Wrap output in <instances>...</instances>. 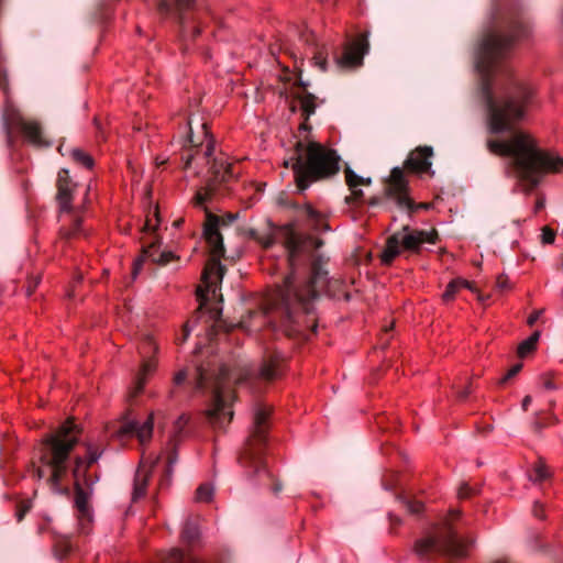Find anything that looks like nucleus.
<instances>
[{"mask_svg": "<svg viewBox=\"0 0 563 563\" xmlns=\"http://www.w3.org/2000/svg\"><path fill=\"white\" fill-rule=\"evenodd\" d=\"M79 439L77 426L65 421L55 433L49 434L38 445V461L32 462V475L44 479L53 493L67 495L70 485L75 486V508L78 531L89 534L92 530L93 516L89 504L92 485L96 477L88 475V470L95 464L100 452L97 448L88 446L84 457H76L70 471L69 455Z\"/></svg>", "mask_w": 563, "mask_h": 563, "instance_id": "nucleus-2", "label": "nucleus"}, {"mask_svg": "<svg viewBox=\"0 0 563 563\" xmlns=\"http://www.w3.org/2000/svg\"><path fill=\"white\" fill-rule=\"evenodd\" d=\"M539 336H540V333L538 331H536L527 340L522 341L519 344L518 350H517L518 355L520 357H525L529 353H531L536 349V346H537V343L539 341Z\"/></svg>", "mask_w": 563, "mask_h": 563, "instance_id": "nucleus-29", "label": "nucleus"}, {"mask_svg": "<svg viewBox=\"0 0 563 563\" xmlns=\"http://www.w3.org/2000/svg\"><path fill=\"white\" fill-rule=\"evenodd\" d=\"M0 89L4 93V104L2 109V125L7 135L9 147H13L14 137L22 139L23 142L35 147H48L51 141L45 134L40 121L26 118L13 103L9 95V79L4 71L0 73Z\"/></svg>", "mask_w": 563, "mask_h": 563, "instance_id": "nucleus-10", "label": "nucleus"}, {"mask_svg": "<svg viewBox=\"0 0 563 563\" xmlns=\"http://www.w3.org/2000/svg\"><path fill=\"white\" fill-rule=\"evenodd\" d=\"M27 511V508H23L21 510L18 511L16 514V517H18V521H21L24 517V514Z\"/></svg>", "mask_w": 563, "mask_h": 563, "instance_id": "nucleus-50", "label": "nucleus"}, {"mask_svg": "<svg viewBox=\"0 0 563 563\" xmlns=\"http://www.w3.org/2000/svg\"><path fill=\"white\" fill-rule=\"evenodd\" d=\"M438 240V232L412 230L405 225L387 239L386 246L380 255L382 263L389 265L400 254L401 250L418 251L423 243L434 244Z\"/></svg>", "mask_w": 563, "mask_h": 563, "instance_id": "nucleus-12", "label": "nucleus"}, {"mask_svg": "<svg viewBox=\"0 0 563 563\" xmlns=\"http://www.w3.org/2000/svg\"><path fill=\"white\" fill-rule=\"evenodd\" d=\"M71 541L68 538H63L55 543V548L59 551L60 556L68 554L71 551Z\"/></svg>", "mask_w": 563, "mask_h": 563, "instance_id": "nucleus-34", "label": "nucleus"}, {"mask_svg": "<svg viewBox=\"0 0 563 563\" xmlns=\"http://www.w3.org/2000/svg\"><path fill=\"white\" fill-rule=\"evenodd\" d=\"M161 563H203L199 559L184 553L179 549H170L168 552L163 554Z\"/></svg>", "mask_w": 563, "mask_h": 563, "instance_id": "nucleus-25", "label": "nucleus"}, {"mask_svg": "<svg viewBox=\"0 0 563 563\" xmlns=\"http://www.w3.org/2000/svg\"><path fill=\"white\" fill-rule=\"evenodd\" d=\"M145 258L151 260L153 263L158 265L165 266L173 261L178 260V256H176L172 251H159L158 239L156 235H153L152 240L143 246L142 256L135 260L133 263V278H135L141 272Z\"/></svg>", "mask_w": 563, "mask_h": 563, "instance_id": "nucleus-17", "label": "nucleus"}, {"mask_svg": "<svg viewBox=\"0 0 563 563\" xmlns=\"http://www.w3.org/2000/svg\"><path fill=\"white\" fill-rule=\"evenodd\" d=\"M387 195L401 209L412 211L416 208L413 201L408 196V181L404 170L399 167L391 169L388 179ZM417 208H426V205L421 203L417 206Z\"/></svg>", "mask_w": 563, "mask_h": 563, "instance_id": "nucleus-14", "label": "nucleus"}, {"mask_svg": "<svg viewBox=\"0 0 563 563\" xmlns=\"http://www.w3.org/2000/svg\"><path fill=\"white\" fill-rule=\"evenodd\" d=\"M532 511H533L534 517H537V518L542 519L544 517V515H543V512H544L543 505L540 504L539 501L534 503Z\"/></svg>", "mask_w": 563, "mask_h": 563, "instance_id": "nucleus-45", "label": "nucleus"}, {"mask_svg": "<svg viewBox=\"0 0 563 563\" xmlns=\"http://www.w3.org/2000/svg\"><path fill=\"white\" fill-rule=\"evenodd\" d=\"M200 33H201V27H200V25H195V26H194V31H192V37L198 36Z\"/></svg>", "mask_w": 563, "mask_h": 563, "instance_id": "nucleus-51", "label": "nucleus"}, {"mask_svg": "<svg viewBox=\"0 0 563 563\" xmlns=\"http://www.w3.org/2000/svg\"><path fill=\"white\" fill-rule=\"evenodd\" d=\"M137 349L141 357V367L134 378V386L131 391L132 397H136L142 393L146 382L157 367L156 354L158 353V344L152 334H142Z\"/></svg>", "mask_w": 563, "mask_h": 563, "instance_id": "nucleus-13", "label": "nucleus"}, {"mask_svg": "<svg viewBox=\"0 0 563 563\" xmlns=\"http://www.w3.org/2000/svg\"><path fill=\"white\" fill-rule=\"evenodd\" d=\"M221 312H222V308H219V307L210 309V314L214 322L218 321V319L221 316Z\"/></svg>", "mask_w": 563, "mask_h": 563, "instance_id": "nucleus-47", "label": "nucleus"}, {"mask_svg": "<svg viewBox=\"0 0 563 563\" xmlns=\"http://www.w3.org/2000/svg\"><path fill=\"white\" fill-rule=\"evenodd\" d=\"M433 150L431 146H418L413 150L405 162V168L411 173H427L431 168V157Z\"/></svg>", "mask_w": 563, "mask_h": 563, "instance_id": "nucleus-20", "label": "nucleus"}, {"mask_svg": "<svg viewBox=\"0 0 563 563\" xmlns=\"http://www.w3.org/2000/svg\"><path fill=\"white\" fill-rule=\"evenodd\" d=\"M549 476L548 467L543 463H538L530 475L533 482H542Z\"/></svg>", "mask_w": 563, "mask_h": 563, "instance_id": "nucleus-32", "label": "nucleus"}, {"mask_svg": "<svg viewBox=\"0 0 563 563\" xmlns=\"http://www.w3.org/2000/svg\"><path fill=\"white\" fill-rule=\"evenodd\" d=\"M213 496V487L209 484H201L196 490V500L206 503L211 500Z\"/></svg>", "mask_w": 563, "mask_h": 563, "instance_id": "nucleus-30", "label": "nucleus"}, {"mask_svg": "<svg viewBox=\"0 0 563 563\" xmlns=\"http://www.w3.org/2000/svg\"><path fill=\"white\" fill-rule=\"evenodd\" d=\"M368 49L367 36L361 34L357 38L345 45L341 55L334 57V64L341 69H351L362 65L363 56Z\"/></svg>", "mask_w": 563, "mask_h": 563, "instance_id": "nucleus-15", "label": "nucleus"}, {"mask_svg": "<svg viewBox=\"0 0 563 563\" xmlns=\"http://www.w3.org/2000/svg\"><path fill=\"white\" fill-rule=\"evenodd\" d=\"M271 245H272L271 241H266L265 244H264L265 247H269Z\"/></svg>", "mask_w": 563, "mask_h": 563, "instance_id": "nucleus-53", "label": "nucleus"}, {"mask_svg": "<svg viewBox=\"0 0 563 563\" xmlns=\"http://www.w3.org/2000/svg\"><path fill=\"white\" fill-rule=\"evenodd\" d=\"M299 216L308 223V225L317 232H325L330 230L324 214L313 209L310 205H305L299 210Z\"/></svg>", "mask_w": 563, "mask_h": 563, "instance_id": "nucleus-22", "label": "nucleus"}, {"mask_svg": "<svg viewBox=\"0 0 563 563\" xmlns=\"http://www.w3.org/2000/svg\"><path fill=\"white\" fill-rule=\"evenodd\" d=\"M496 286L499 290H508L510 289V283L507 276L499 275L496 280Z\"/></svg>", "mask_w": 563, "mask_h": 563, "instance_id": "nucleus-40", "label": "nucleus"}, {"mask_svg": "<svg viewBox=\"0 0 563 563\" xmlns=\"http://www.w3.org/2000/svg\"><path fill=\"white\" fill-rule=\"evenodd\" d=\"M521 364H515L514 366H511L507 374L501 378L500 383H505L508 379L515 377L521 371Z\"/></svg>", "mask_w": 563, "mask_h": 563, "instance_id": "nucleus-42", "label": "nucleus"}, {"mask_svg": "<svg viewBox=\"0 0 563 563\" xmlns=\"http://www.w3.org/2000/svg\"><path fill=\"white\" fill-rule=\"evenodd\" d=\"M541 314H542V310H537V311L532 312L528 318V324L533 325L537 322V320L540 318Z\"/></svg>", "mask_w": 563, "mask_h": 563, "instance_id": "nucleus-46", "label": "nucleus"}, {"mask_svg": "<svg viewBox=\"0 0 563 563\" xmlns=\"http://www.w3.org/2000/svg\"><path fill=\"white\" fill-rule=\"evenodd\" d=\"M531 401H532L531 396H526V397L523 398V400H522V404H521L522 409H523V410H527V409H528V407H529V405L531 404Z\"/></svg>", "mask_w": 563, "mask_h": 563, "instance_id": "nucleus-49", "label": "nucleus"}, {"mask_svg": "<svg viewBox=\"0 0 563 563\" xmlns=\"http://www.w3.org/2000/svg\"><path fill=\"white\" fill-rule=\"evenodd\" d=\"M70 157L76 164L87 169H91L93 166V158L88 153L80 148L71 150Z\"/></svg>", "mask_w": 563, "mask_h": 563, "instance_id": "nucleus-28", "label": "nucleus"}, {"mask_svg": "<svg viewBox=\"0 0 563 563\" xmlns=\"http://www.w3.org/2000/svg\"><path fill=\"white\" fill-rule=\"evenodd\" d=\"M302 146L301 142L297 144V156L291 158V168L300 191L306 190L313 180L332 176L339 170V156L335 151L320 143L309 142L303 157Z\"/></svg>", "mask_w": 563, "mask_h": 563, "instance_id": "nucleus-9", "label": "nucleus"}, {"mask_svg": "<svg viewBox=\"0 0 563 563\" xmlns=\"http://www.w3.org/2000/svg\"><path fill=\"white\" fill-rule=\"evenodd\" d=\"M195 383L198 390L211 393V401L206 410L209 423L213 429H224L233 418L235 399L228 367L214 360L208 361L196 368Z\"/></svg>", "mask_w": 563, "mask_h": 563, "instance_id": "nucleus-4", "label": "nucleus"}, {"mask_svg": "<svg viewBox=\"0 0 563 563\" xmlns=\"http://www.w3.org/2000/svg\"><path fill=\"white\" fill-rule=\"evenodd\" d=\"M269 415L271 409L264 405H258L255 408L253 427L243 451L239 456V463L243 468H245L250 476L257 477L260 485L268 486L275 494H277L282 490V486L277 483V479L268 470L264 460Z\"/></svg>", "mask_w": 563, "mask_h": 563, "instance_id": "nucleus-6", "label": "nucleus"}, {"mask_svg": "<svg viewBox=\"0 0 563 563\" xmlns=\"http://www.w3.org/2000/svg\"><path fill=\"white\" fill-rule=\"evenodd\" d=\"M194 0H159L158 11L162 15H177L179 23L185 31L186 24L183 12L189 9Z\"/></svg>", "mask_w": 563, "mask_h": 563, "instance_id": "nucleus-21", "label": "nucleus"}, {"mask_svg": "<svg viewBox=\"0 0 563 563\" xmlns=\"http://www.w3.org/2000/svg\"><path fill=\"white\" fill-rule=\"evenodd\" d=\"M153 424V413H151L143 422L134 419H126L120 423L115 431V435L120 440L136 438L139 442L144 445L152 439Z\"/></svg>", "mask_w": 563, "mask_h": 563, "instance_id": "nucleus-16", "label": "nucleus"}, {"mask_svg": "<svg viewBox=\"0 0 563 563\" xmlns=\"http://www.w3.org/2000/svg\"><path fill=\"white\" fill-rule=\"evenodd\" d=\"M345 181L351 190L353 200H360L363 197L362 189L358 186L369 185L371 179L356 175L351 168L345 169Z\"/></svg>", "mask_w": 563, "mask_h": 563, "instance_id": "nucleus-24", "label": "nucleus"}, {"mask_svg": "<svg viewBox=\"0 0 563 563\" xmlns=\"http://www.w3.org/2000/svg\"><path fill=\"white\" fill-rule=\"evenodd\" d=\"M543 207H544V200L542 198H539L536 201L534 212H539L541 209H543Z\"/></svg>", "mask_w": 563, "mask_h": 563, "instance_id": "nucleus-48", "label": "nucleus"}, {"mask_svg": "<svg viewBox=\"0 0 563 563\" xmlns=\"http://www.w3.org/2000/svg\"><path fill=\"white\" fill-rule=\"evenodd\" d=\"M286 360L278 353L273 352L265 355L261 367L257 371L258 379L263 382L275 380L284 374Z\"/></svg>", "mask_w": 563, "mask_h": 563, "instance_id": "nucleus-19", "label": "nucleus"}, {"mask_svg": "<svg viewBox=\"0 0 563 563\" xmlns=\"http://www.w3.org/2000/svg\"><path fill=\"white\" fill-rule=\"evenodd\" d=\"M189 422V417L187 415H181L175 423V428L178 432H180L184 427Z\"/></svg>", "mask_w": 563, "mask_h": 563, "instance_id": "nucleus-43", "label": "nucleus"}, {"mask_svg": "<svg viewBox=\"0 0 563 563\" xmlns=\"http://www.w3.org/2000/svg\"><path fill=\"white\" fill-rule=\"evenodd\" d=\"M249 375H250V374H246V375L243 377V379H244V380H247V379H249Z\"/></svg>", "mask_w": 563, "mask_h": 563, "instance_id": "nucleus-56", "label": "nucleus"}, {"mask_svg": "<svg viewBox=\"0 0 563 563\" xmlns=\"http://www.w3.org/2000/svg\"><path fill=\"white\" fill-rule=\"evenodd\" d=\"M81 278H82V277H81V275H78V276H76L75 282H76V283H79V282L81 280Z\"/></svg>", "mask_w": 563, "mask_h": 563, "instance_id": "nucleus-54", "label": "nucleus"}, {"mask_svg": "<svg viewBox=\"0 0 563 563\" xmlns=\"http://www.w3.org/2000/svg\"><path fill=\"white\" fill-rule=\"evenodd\" d=\"M460 517V511L453 510L450 518L428 529L415 541L413 551L420 560L432 561L438 558L449 560L461 559L467 554L470 542L461 538L452 525Z\"/></svg>", "mask_w": 563, "mask_h": 563, "instance_id": "nucleus-8", "label": "nucleus"}, {"mask_svg": "<svg viewBox=\"0 0 563 563\" xmlns=\"http://www.w3.org/2000/svg\"><path fill=\"white\" fill-rule=\"evenodd\" d=\"M536 427H537L538 429H541L543 426H541V424H540V422H536Z\"/></svg>", "mask_w": 563, "mask_h": 563, "instance_id": "nucleus-55", "label": "nucleus"}, {"mask_svg": "<svg viewBox=\"0 0 563 563\" xmlns=\"http://www.w3.org/2000/svg\"><path fill=\"white\" fill-rule=\"evenodd\" d=\"M208 196H209L208 190L197 191V194L195 196V205L198 207H202L205 205V202L207 201Z\"/></svg>", "mask_w": 563, "mask_h": 563, "instance_id": "nucleus-39", "label": "nucleus"}, {"mask_svg": "<svg viewBox=\"0 0 563 563\" xmlns=\"http://www.w3.org/2000/svg\"><path fill=\"white\" fill-rule=\"evenodd\" d=\"M299 104L302 112V115L306 120L309 119L311 114L314 113L317 108L316 97L312 93L305 92L300 95L299 97Z\"/></svg>", "mask_w": 563, "mask_h": 563, "instance_id": "nucleus-27", "label": "nucleus"}, {"mask_svg": "<svg viewBox=\"0 0 563 563\" xmlns=\"http://www.w3.org/2000/svg\"><path fill=\"white\" fill-rule=\"evenodd\" d=\"M321 245V240L297 234L292 227L286 228L285 247L292 271L268 296V310H280L294 322L299 311L305 314L312 312L313 300L317 298L314 284L324 283L328 275L323 269V260L313 258V253Z\"/></svg>", "mask_w": 563, "mask_h": 563, "instance_id": "nucleus-3", "label": "nucleus"}, {"mask_svg": "<svg viewBox=\"0 0 563 563\" xmlns=\"http://www.w3.org/2000/svg\"><path fill=\"white\" fill-rule=\"evenodd\" d=\"M470 393H471V391H470L468 389H465L464 391H462V393L460 394V398H461V399L466 398V397L468 396V394H470Z\"/></svg>", "mask_w": 563, "mask_h": 563, "instance_id": "nucleus-52", "label": "nucleus"}, {"mask_svg": "<svg viewBox=\"0 0 563 563\" xmlns=\"http://www.w3.org/2000/svg\"><path fill=\"white\" fill-rule=\"evenodd\" d=\"M181 536L186 541L192 542L198 537V530L195 526L187 523Z\"/></svg>", "mask_w": 563, "mask_h": 563, "instance_id": "nucleus-35", "label": "nucleus"}, {"mask_svg": "<svg viewBox=\"0 0 563 563\" xmlns=\"http://www.w3.org/2000/svg\"><path fill=\"white\" fill-rule=\"evenodd\" d=\"M157 223H158V217L155 213L153 216V218H147L146 219V222L144 224V231L154 232L156 230Z\"/></svg>", "mask_w": 563, "mask_h": 563, "instance_id": "nucleus-38", "label": "nucleus"}, {"mask_svg": "<svg viewBox=\"0 0 563 563\" xmlns=\"http://www.w3.org/2000/svg\"><path fill=\"white\" fill-rule=\"evenodd\" d=\"M400 503L404 505V507L410 514H415V515L420 514L424 508V505L422 501L409 499L407 497H401Z\"/></svg>", "mask_w": 563, "mask_h": 563, "instance_id": "nucleus-31", "label": "nucleus"}, {"mask_svg": "<svg viewBox=\"0 0 563 563\" xmlns=\"http://www.w3.org/2000/svg\"><path fill=\"white\" fill-rule=\"evenodd\" d=\"M161 464V457L152 460L143 456L134 478L133 500H137L146 493L148 478Z\"/></svg>", "mask_w": 563, "mask_h": 563, "instance_id": "nucleus-18", "label": "nucleus"}, {"mask_svg": "<svg viewBox=\"0 0 563 563\" xmlns=\"http://www.w3.org/2000/svg\"><path fill=\"white\" fill-rule=\"evenodd\" d=\"M467 288L470 290H474L472 284L463 278H455L449 283L445 288V291L442 295V298L445 302L452 301L456 294L462 289Z\"/></svg>", "mask_w": 563, "mask_h": 563, "instance_id": "nucleus-26", "label": "nucleus"}, {"mask_svg": "<svg viewBox=\"0 0 563 563\" xmlns=\"http://www.w3.org/2000/svg\"><path fill=\"white\" fill-rule=\"evenodd\" d=\"M531 26L517 3L498 0L494 3L490 25L478 44L475 66L481 75L482 96L486 106L490 133L511 132L507 139L487 141L492 154L509 159L508 173L520 189L529 194L547 174L563 172V157L541 148L527 131L515 130L523 119L532 98L529 86L516 80L504 59L531 35Z\"/></svg>", "mask_w": 563, "mask_h": 563, "instance_id": "nucleus-1", "label": "nucleus"}, {"mask_svg": "<svg viewBox=\"0 0 563 563\" xmlns=\"http://www.w3.org/2000/svg\"><path fill=\"white\" fill-rule=\"evenodd\" d=\"M474 494H476V490L466 483H463L457 492V496L460 499H466L473 496Z\"/></svg>", "mask_w": 563, "mask_h": 563, "instance_id": "nucleus-36", "label": "nucleus"}, {"mask_svg": "<svg viewBox=\"0 0 563 563\" xmlns=\"http://www.w3.org/2000/svg\"><path fill=\"white\" fill-rule=\"evenodd\" d=\"M89 186L80 188L69 178L67 169H60L57 176V201L59 206V236L69 241L88 235L84 225Z\"/></svg>", "mask_w": 563, "mask_h": 563, "instance_id": "nucleus-7", "label": "nucleus"}, {"mask_svg": "<svg viewBox=\"0 0 563 563\" xmlns=\"http://www.w3.org/2000/svg\"><path fill=\"white\" fill-rule=\"evenodd\" d=\"M203 234L209 245L210 257L202 272V286L197 289L199 310L207 308L212 299L222 301L219 284L224 275V267L221 265V257L224 255L222 235L219 232V218L212 214L207 216Z\"/></svg>", "mask_w": 563, "mask_h": 563, "instance_id": "nucleus-11", "label": "nucleus"}, {"mask_svg": "<svg viewBox=\"0 0 563 563\" xmlns=\"http://www.w3.org/2000/svg\"><path fill=\"white\" fill-rule=\"evenodd\" d=\"M190 332H191V328L189 327V322L185 323L184 327H183V333L180 336H177L176 338V343L177 344H183L187 341V339L189 338L190 335Z\"/></svg>", "mask_w": 563, "mask_h": 563, "instance_id": "nucleus-41", "label": "nucleus"}, {"mask_svg": "<svg viewBox=\"0 0 563 563\" xmlns=\"http://www.w3.org/2000/svg\"><path fill=\"white\" fill-rule=\"evenodd\" d=\"M175 462H176V457H174L173 455H169L168 460H167V463L164 466V475L159 479V486L161 487L168 485V481H169L170 475H172V467H173V464Z\"/></svg>", "mask_w": 563, "mask_h": 563, "instance_id": "nucleus-33", "label": "nucleus"}, {"mask_svg": "<svg viewBox=\"0 0 563 563\" xmlns=\"http://www.w3.org/2000/svg\"><path fill=\"white\" fill-rule=\"evenodd\" d=\"M330 48L324 44H310L306 49V55L310 56L313 66L318 67L321 71L327 70L328 56Z\"/></svg>", "mask_w": 563, "mask_h": 563, "instance_id": "nucleus-23", "label": "nucleus"}, {"mask_svg": "<svg viewBox=\"0 0 563 563\" xmlns=\"http://www.w3.org/2000/svg\"><path fill=\"white\" fill-rule=\"evenodd\" d=\"M186 378H187V372L185 369H181V371L177 372L176 375L174 376V384L180 385L185 382Z\"/></svg>", "mask_w": 563, "mask_h": 563, "instance_id": "nucleus-44", "label": "nucleus"}, {"mask_svg": "<svg viewBox=\"0 0 563 563\" xmlns=\"http://www.w3.org/2000/svg\"><path fill=\"white\" fill-rule=\"evenodd\" d=\"M186 129L189 134L184 143L185 151L181 154L185 169H195L197 175L208 168L212 180L225 183L235 176L234 167L223 157H213L214 143L212 135L207 130V123L200 125V132L195 135L191 121H187Z\"/></svg>", "mask_w": 563, "mask_h": 563, "instance_id": "nucleus-5", "label": "nucleus"}, {"mask_svg": "<svg viewBox=\"0 0 563 563\" xmlns=\"http://www.w3.org/2000/svg\"><path fill=\"white\" fill-rule=\"evenodd\" d=\"M555 240V232L549 228V227H544L542 229V234H541V241L543 244H552Z\"/></svg>", "mask_w": 563, "mask_h": 563, "instance_id": "nucleus-37", "label": "nucleus"}]
</instances>
